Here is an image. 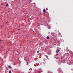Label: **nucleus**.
<instances>
[{
	"label": "nucleus",
	"mask_w": 73,
	"mask_h": 73,
	"mask_svg": "<svg viewBox=\"0 0 73 73\" xmlns=\"http://www.w3.org/2000/svg\"><path fill=\"white\" fill-rule=\"evenodd\" d=\"M60 48L58 47L57 48V50H56V53H58L59 52H60Z\"/></svg>",
	"instance_id": "nucleus-1"
},
{
	"label": "nucleus",
	"mask_w": 73,
	"mask_h": 73,
	"mask_svg": "<svg viewBox=\"0 0 73 73\" xmlns=\"http://www.w3.org/2000/svg\"><path fill=\"white\" fill-rule=\"evenodd\" d=\"M43 12H44V14H45V13H46V11H45V9H43Z\"/></svg>",
	"instance_id": "nucleus-2"
},
{
	"label": "nucleus",
	"mask_w": 73,
	"mask_h": 73,
	"mask_svg": "<svg viewBox=\"0 0 73 73\" xmlns=\"http://www.w3.org/2000/svg\"><path fill=\"white\" fill-rule=\"evenodd\" d=\"M24 59L25 61H27V59H26V58L25 57H24Z\"/></svg>",
	"instance_id": "nucleus-3"
},
{
	"label": "nucleus",
	"mask_w": 73,
	"mask_h": 73,
	"mask_svg": "<svg viewBox=\"0 0 73 73\" xmlns=\"http://www.w3.org/2000/svg\"><path fill=\"white\" fill-rule=\"evenodd\" d=\"M8 68H9V69L11 68V66H8Z\"/></svg>",
	"instance_id": "nucleus-4"
},
{
	"label": "nucleus",
	"mask_w": 73,
	"mask_h": 73,
	"mask_svg": "<svg viewBox=\"0 0 73 73\" xmlns=\"http://www.w3.org/2000/svg\"><path fill=\"white\" fill-rule=\"evenodd\" d=\"M45 56L46 58V60H47L48 58V56L46 55H45Z\"/></svg>",
	"instance_id": "nucleus-5"
},
{
	"label": "nucleus",
	"mask_w": 73,
	"mask_h": 73,
	"mask_svg": "<svg viewBox=\"0 0 73 73\" xmlns=\"http://www.w3.org/2000/svg\"><path fill=\"white\" fill-rule=\"evenodd\" d=\"M47 39H49V36H48L46 37Z\"/></svg>",
	"instance_id": "nucleus-6"
},
{
	"label": "nucleus",
	"mask_w": 73,
	"mask_h": 73,
	"mask_svg": "<svg viewBox=\"0 0 73 73\" xmlns=\"http://www.w3.org/2000/svg\"><path fill=\"white\" fill-rule=\"evenodd\" d=\"M8 4L7 3L6 4V7H7V6H8Z\"/></svg>",
	"instance_id": "nucleus-7"
},
{
	"label": "nucleus",
	"mask_w": 73,
	"mask_h": 73,
	"mask_svg": "<svg viewBox=\"0 0 73 73\" xmlns=\"http://www.w3.org/2000/svg\"><path fill=\"white\" fill-rule=\"evenodd\" d=\"M9 73H11V71H9Z\"/></svg>",
	"instance_id": "nucleus-8"
},
{
	"label": "nucleus",
	"mask_w": 73,
	"mask_h": 73,
	"mask_svg": "<svg viewBox=\"0 0 73 73\" xmlns=\"http://www.w3.org/2000/svg\"><path fill=\"white\" fill-rule=\"evenodd\" d=\"M41 72H40V71H39L38 72V73H40Z\"/></svg>",
	"instance_id": "nucleus-9"
},
{
	"label": "nucleus",
	"mask_w": 73,
	"mask_h": 73,
	"mask_svg": "<svg viewBox=\"0 0 73 73\" xmlns=\"http://www.w3.org/2000/svg\"><path fill=\"white\" fill-rule=\"evenodd\" d=\"M27 64H29V63L28 62H27Z\"/></svg>",
	"instance_id": "nucleus-10"
},
{
	"label": "nucleus",
	"mask_w": 73,
	"mask_h": 73,
	"mask_svg": "<svg viewBox=\"0 0 73 73\" xmlns=\"http://www.w3.org/2000/svg\"><path fill=\"white\" fill-rule=\"evenodd\" d=\"M37 53H39V51H37Z\"/></svg>",
	"instance_id": "nucleus-11"
},
{
	"label": "nucleus",
	"mask_w": 73,
	"mask_h": 73,
	"mask_svg": "<svg viewBox=\"0 0 73 73\" xmlns=\"http://www.w3.org/2000/svg\"><path fill=\"white\" fill-rule=\"evenodd\" d=\"M2 41V40H0V41Z\"/></svg>",
	"instance_id": "nucleus-12"
},
{
	"label": "nucleus",
	"mask_w": 73,
	"mask_h": 73,
	"mask_svg": "<svg viewBox=\"0 0 73 73\" xmlns=\"http://www.w3.org/2000/svg\"><path fill=\"white\" fill-rule=\"evenodd\" d=\"M36 60H37V59H38V58H36Z\"/></svg>",
	"instance_id": "nucleus-13"
},
{
	"label": "nucleus",
	"mask_w": 73,
	"mask_h": 73,
	"mask_svg": "<svg viewBox=\"0 0 73 73\" xmlns=\"http://www.w3.org/2000/svg\"><path fill=\"white\" fill-rule=\"evenodd\" d=\"M48 60H49V59H48Z\"/></svg>",
	"instance_id": "nucleus-14"
},
{
	"label": "nucleus",
	"mask_w": 73,
	"mask_h": 73,
	"mask_svg": "<svg viewBox=\"0 0 73 73\" xmlns=\"http://www.w3.org/2000/svg\"><path fill=\"white\" fill-rule=\"evenodd\" d=\"M61 62H62V61H61Z\"/></svg>",
	"instance_id": "nucleus-15"
}]
</instances>
